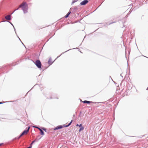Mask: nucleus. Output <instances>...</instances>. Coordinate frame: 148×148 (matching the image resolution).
<instances>
[{
	"instance_id": "obj_1",
	"label": "nucleus",
	"mask_w": 148,
	"mask_h": 148,
	"mask_svg": "<svg viewBox=\"0 0 148 148\" xmlns=\"http://www.w3.org/2000/svg\"><path fill=\"white\" fill-rule=\"evenodd\" d=\"M19 8H21L23 11L24 14L28 12V5L26 2L23 1L19 6Z\"/></svg>"
},
{
	"instance_id": "obj_2",
	"label": "nucleus",
	"mask_w": 148,
	"mask_h": 148,
	"mask_svg": "<svg viewBox=\"0 0 148 148\" xmlns=\"http://www.w3.org/2000/svg\"><path fill=\"white\" fill-rule=\"evenodd\" d=\"M132 7L129 12L127 14H130L133 10H135L139 8L140 6L139 3H133L131 4Z\"/></svg>"
},
{
	"instance_id": "obj_3",
	"label": "nucleus",
	"mask_w": 148,
	"mask_h": 148,
	"mask_svg": "<svg viewBox=\"0 0 148 148\" xmlns=\"http://www.w3.org/2000/svg\"><path fill=\"white\" fill-rule=\"evenodd\" d=\"M19 63V61H18L16 62L11 64L10 65H7L4 66L2 68H1L0 71H3L4 70H5L7 69H8L9 68L10 66H15L16 65L18 64Z\"/></svg>"
},
{
	"instance_id": "obj_4",
	"label": "nucleus",
	"mask_w": 148,
	"mask_h": 148,
	"mask_svg": "<svg viewBox=\"0 0 148 148\" xmlns=\"http://www.w3.org/2000/svg\"><path fill=\"white\" fill-rule=\"evenodd\" d=\"M34 64L36 65L37 67L39 69H41L42 64L39 60H37L35 61L32 60Z\"/></svg>"
},
{
	"instance_id": "obj_5",
	"label": "nucleus",
	"mask_w": 148,
	"mask_h": 148,
	"mask_svg": "<svg viewBox=\"0 0 148 148\" xmlns=\"http://www.w3.org/2000/svg\"><path fill=\"white\" fill-rule=\"evenodd\" d=\"M43 94L45 97L47 98V99H51L56 98L57 99H58V97H56V96H55V95H54V94L53 93H51V94L49 96L45 95L44 93H43Z\"/></svg>"
},
{
	"instance_id": "obj_6",
	"label": "nucleus",
	"mask_w": 148,
	"mask_h": 148,
	"mask_svg": "<svg viewBox=\"0 0 148 148\" xmlns=\"http://www.w3.org/2000/svg\"><path fill=\"white\" fill-rule=\"evenodd\" d=\"M79 8L77 6H75L73 8H70V10H71L72 13H75L78 12Z\"/></svg>"
},
{
	"instance_id": "obj_7",
	"label": "nucleus",
	"mask_w": 148,
	"mask_h": 148,
	"mask_svg": "<svg viewBox=\"0 0 148 148\" xmlns=\"http://www.w3.org/2000/svg\"><path fill=\"white\" fill-rule=\"evenodd\" d=\"M89 2L88 0H84L80 2V5H85Z\"/></svg>"
},
{
	"instance_id": "obj_8",
	"label": "nucleus",
	"mask_w": 148,
	"mask_h": 148,
	"mask_svg": "<svg viewBox=\"0 0 148 148\" xmlns=\"http://www.w3.org/2000/svg\"><path fill=\"white\" fill-rule=\"evenodd\" d=\"M63 128V127L62 125H58L54 128H52V129L53 130H60V129H62Z\"/></svg>"
},
{
	"instance_id": "obj_9",
	"label": "nucleus",
	"mask_w": 148,
	"mask_h": 148,
	"mask_svg": "<svg viewBox=\"0 0 148 148\" xmlns=\"http://www.w3.org/2000/svg\"><path fill=\"white\" fill-rule=\"evenodd\" d=\"M82 102L84 103H87L88 104H89L90 103H95L96 102H93L92 101H90L87 100H84L82 101Z\"/></svg>"
},
{
	"instance_id": "obj_10",
	"label": "nucleus",
	"mask_w": 148,
	"mask_h": 148,
	"mask_svg": "<svg viewBox=\"0 0 148 148\" xmlns=\"http://www.w3.org/2000/svg\"><path fill=\"white\" fill-rule=\"evenodd\" d=\"M30 127L29 126H28L27 127H26L25 130H24L23 132L24 133V134H26L27 133L29 130L30 129Z\"/></svg>"
},
{
	"instance_id": "obj_11",
	"label": "nucleus",
	"mask_w": 148,
	"mask_h": 148,
	"mask_svg": "<svg viewBox=\"0 0 148 148\" xmlns=\"http://www.w3.org/2000/svg\"><path fill=\"white\" fill-rule=\"evenodd\" d=\"M12 14H11V15H8L6 16L5 17V18L8 20V21H10L12 19V16H11V15Z\"/></svg>"
},
{
	"instance_id": "obj_12",
	"label": "nucleus",
	"mask_w": 148,
	"mask_h": 148,
	"mask_svg": "<svg viewBox=\"0 0 148 148\" xmlns=\"http://www.w3.org/2000/svg\"><path fill=\"white\" fill-rule=\"evenodd\" d=\"M52 59L51 58H49L48 61V64H49V66H50L54 62V60L53 62H52Z\"/></svg>"
},
{
	"instance_id": "obj_13",
	"label": "nucleus",
	"mask_w": 148,
	"mask_h": 148,
	"mask_svg": "<svg viewBox=\"0 0 148 148\" xmlns=\"http://www.w3.org/2000/svg\"><path fill=\"white\" fill-rule=\"evenodd\" d=\"M24 134H24V133H23V132H22L17 137L15 138L19 139Z\"/></svg>"
},
{
	"instance_id": "obj_14",
	"label": "nucleus",
	"mask_w": 148,
	"mask_h": 148,
	"mask_svg": "<svg viewBox=\"0 0 148 148\" xmlns=\"http://www.w3.org/2000/svg\"><path fill=\"white\" fill-rule=\"evenodd\" d=\"M39 130L40 131V135H44L45 134L44 132L42 130V129L40 128Z\"/></svg>"
},
{
	"instance_id": "obj_15",
	"label": "nucleus",
	"mask_w": 148,
	"mask_h": 148,
	"mask_svg": "<svg viewBox=\"0 0 148 148\" xmlns=\"http://www.w3.org/2000/svg\"><path fill=\"white\" fill-rule=\"evenodd\" d=\"M71 10H69V11L66 14L65 16V18H67L68 17H69V15L71 14Z\"/></svg>"
},
{
	"instance_id": "obj_16",
	"label": "nucleus",
	"mask_w": 148,
	"mask_h": 148,
	"mask_svg": "<svg viewBox=\"0 0 148 148\" xmlns=\"http://www.w3.org/2000/svg\"><path fill=\"white\" fill-rule=\"evenodd\" d=\"M37 85L39 87H40V89L41 90H42V89H43V88H42V87H43L42 86V85L41 84H35V85H34V86H37Z\"/></svg>"
},
{
	"instance_id": "obj_17",
	"label": "nucleus",
	"mask_w": 148,
	"mask_h": 148,
	"mask_svg": "<svg viewBox=\"0 0 148 148\" xmlns=\"http://www.w3.org/2000/svg\"><path fill=\"white\" fill-rule=\"evenodd\" d=\"M75 49H77V48H75ZM75 49V48H73V49ZM69 49V50H67V51H65V52H63L62 53H61V54H60V56H58V57L57 58H59V57H60V56L62 55V54H63L64 53H65L66 52H67V51H69V50H71V49Z\"/></svg>"
},
{
	"instance_id": "obj_18",
	"label": "nucleus",
	"mask_w": 148,
	"mask_h": 148,
	"mask_svg": "<svg viewBox=\"0 0 148 148\" xmlns=\"http://www.w3.org/2000/svg\"><path fill=\"white\" fill-rule=\"evenodd\" d=\"M84 129V127L83 126H81V127H80V128L79 130V132H81Z\"/></svg>"
},
{
	"instance_id": "obj_19",
	"label": "nucleus",
	"mask_w": 148,
	"mask_h": 148,
	"mask_svg": "<svg viewBox=\"0 0 148 148\" xmlns=\"http://www.w3.org/2000/svg\"><path fill=\"white\" fill-rule=\"evenodd\" d=\"M5 21H7V22H8L9 23L11 24V25L13 27H14V26L13 25V24L11 22H10L9 21H6L5 20V21H2L1 22H5Z\"/></svg>"
},
{
	"instance_id": "obj_20",
	"label": "nucleus",
	"mask_w": 148,
	"mask_h": 148,
	"mask_svg": "<svg viewBox=\"0 0 148 148\" xmlns=\"http://www.w3.org/2000/svg\"><path fill=\"white\" fill-rule=\"evenodd\" d=\"M32 127H34V128H36L38 129L39 130L41 128V127H39L38 126H36V125L33 126H32Z\"/></svg>"
},
{
	"instance_id": "obj_21",
	"label": "nucleus",
	"mask_w": 148,
	"mask_h": 148,
	"mask_svg": "<svg viewBox=\"0 0 148 148\" xmlns=\"http://www.w3.org/2000/svg\"><path fill=\"white\" fill-rule=\"evenodd\" d=\"M41 128L45 132H47V129L46 128L42 127H41Z\"/></svg>"
},
{
	"instance_id": "obj_22",
	"label": "nucleus",
	"mask_w": 148,
	"mask_h": 148,
	"mask_svg": "<svg viewBox=\"0 0 148 148\" xmlns=\"http://www.w3.org/2000/svg\"><path fill=\"white\" fill-rule=\"evenodd\" d=\"M78 0H73L72 2L71 3V5H73L74 3L77 2Z\"/></svg>"
},
{
	"instance_id": "obj_23",
	"label": "nucleus",
	"mask_w": 148,
	"mask_h": 148,
	"mask_svg": "<svg viewBox=\"0 0 148 148\" xmlns=\"http://www.w3.org/2000/svg\"><path fill=\"white\" fill-rule=\"evenodd\" d=\"M62 125L63 128V127H67L69 126V125L68 124V125Z\"/></svg>"
},
{
	"instance_id": "obj_24",
	"label": "nucleus",
	"mask_w": 148,
	"mask_h": 148,
	"mask_svg": "<svg viewBox=\"0 0 148 148\" xmlns=\"http://www.w3.org/2000/svg\"><path fill=\"white\" fill-rule=\"evenodd\" d=\"M42 137V136L39 138L38 139L37 138H36V139H35L34 140V141H35V142H36V141H38Z\"/></svg>"
},
{
	"instance_id": "obj_25",
	"label": "nucleus",
	"mask_w": 148,
	"mask_h": 148,
	"mask_svg": "<svg viewBox=\"0 0 148 148\" xmlns=\"http://www.w3.org/2000/svg\"><path fill=\"white\" fill-rule=\"evenodd\" d=\"M35 142V141H33L31 144H30L29 145L31 146L32 147V145Z\"/></svg>"
},
{
	"instance_id": "obj_26",
	"label": "nucleus",
	"mask_w": 148,
	"mask_h": 148,
	"mask_svg": "<svg viewBox=\"0 0 148 148\" xmlns=\"http://www.w3.org/2000/svg\"><path fill=\"white\" fill-rule=\"evenodd\" d=\"M115 22H115V21L112 22H111V23H110L108 25H111V24H113V23H115Z\"/></svg>"
},
{
	"instance_id": "obj_27",
	"label": "nucleus",
	"mask_w": 148,
	"mask_h": 148,
	"mask_svg": "<svg viewBox=\"0 0 148 148\" xmlns=\"http://www.w3.org/2000/svg\"><path fill=\"white\" fill-rule=\"evenodd\" d=\"M13 27H14V30L15 33L16 34V35H17L16 32V29H15V27H14V26Z\"/></svg>"
},
{
	"instance_id": "obj_28",
	"label": "nucleus",
	"mask_w": 148,
	"mask_h": 148,
	"mask_svg": "<svg viewBox=\"0 0 148 148\" xmlns=\"http://www.w3.org/2000/svg\"><path fill=\"white\" fill-rule=\"evenodd\" d=\"M18 8L16 9V10H15L14 11H13L11 14H12L14 13V12L16 10H18Z\"/></svg>"
},
{
	"instance_id": "obj_29",
	"label": "nucleus",
	"mask_w": 148,
	"mask_h": 148,
	"mask_svg": "<svg viewBox=\"0 0 148 148\" xmlns=\"http://www.w3.org/2000/svg\"><path fill=\"white\" fill-rule=\"evenodd\" d=\"M40 70L42 71H43L45 70V69H43L42 68H41V69H40Z\"/></svg>"
},
{
	"instance_id": "obj_30",
	"label": "nucleus",
	"mask_w": 148,
	"mask_h": 148,
	"mask_svg": "<svg viewBox=\"0 0 148 148\" xmlns=\"http://www.w3.org/2000/svg\"><path fill=\"white\" fill-rule=\"evenodd\" d=\"M81 114H82V112L81 111H80V112L79 114V117L80 116V115H81Z\"/></svg>"
},
{
	"instance_id": "obj_31",
	"label": "nucleus",
	"mask_w": 148,
	"mask_h": 148,
	"mask_svg": "<svg viewBox=\"0 0 148 148\" xmlns=\"http://www.w3.org/2000/svg\"><path fill=\"white\" fill-rule=\"evenodd\" d=\"M79 127H81V126H82V124H80L79 125Z\"/></svg>"
},
{
	"instance_id": "obj_32",
	"label": "nucleus",
	"mask_w": 148,
	"mask_h": 148,
	"mask_svg": "<svg viewBox=\"0 0 148 148\" xmlns=\"http://www.w3.org/2000/svg\"><path fill=\"white\" fill-rule=\"evenodd\" d=\"M17 37H18V38H19L20 41L21 42H22L21 40V39H20V38H19V37L17 35H16Z\"/></svg>"
},
{
	"instance_id": "obj_33",
	"label": "nucleus",
	"mask_w": 148,
	"mask_h": 148,
	"mask_svg": "<svg viewBox=\"0 0 148 148\" xmlns=\"http://www.w3.org/2000/svg\"><path fill=\"white\" fill-rule=\"evenodd\" d=\"M32 148V146L29 145V147H27V148Z\"/></svg>"
},
{
	"instance_id": "obj_34",
	"label": "nucleus",
	"mask_w": 148,
	"mask_h": 148,
	"mask_svg": "<svg viewBox=\"0 0 148 148\" xmlns=\"http://www.w3.org/2000/svg\"><path fill=\"white\" fill-rule=\"evenodd\" d=\"M3 144V143H0V146H1V145H2Z\"/></svg>"
},
{
	"instance_id": "obj_35",
	"label": "nucleus",
	"mask_w": 148,
	"mask_h": 148,
	"mask_svg": "<svg viewBox=\"0 0 148 148\" xmlns=\"http://www.w3.org/2000/svg\"><path fill=\"white\" fill-rule=\"evenodd\" d=\"M8 101V102H13V101ZM6 102H7V101H6Z\"/></svg>"
},
{
	"instance_id": "obj_36",
	"label": "nucleus",
	"mask_w": 148,
	"mask_h": 148,
	"mask_svg": "<svg viewBox=\"0 0 148 148\" xmlns=\"http://www.w3.org/2000/svg\"><path fill=\"white\" fill-rule=\"evenodd\" d=\"M69 124V125L70 126L71 125V123H69L68 124Z\"/></svg>"
},
{
	"instance_id": "obj_37",
	"label": "nucleus",
	"mask_w": 148,
	"mask_h": 148,
	"mask_svg": "<svg viewBox=\"0 0 148 148\" xmlns=\"http://www.w3.org/2000/svg\"><path fill=\"white\" fill-rule=\"evenodd\" d=\"M73 121V120H72L70 122V123H72V122Z\"/></svg>"
},
{
	"instance_id": "obj_38",
	"label": "nucleus",
	"mask_w": 148,
	"mask_h": 148,
	"mask_svg": "<svg viewBox=\"0 0 148 148\" xmlns=\"http://www.w3.org/2000/svg\"><path fill=\"white\" fill-rule=\"evenodd\" d=\"M4 103V102H0V104H2L3 103Z\"/></svg>"
},
{
	"instance_id": "obj_39",
	"label": "nucleus",
	"mask_w": 148,
	"mask_h": 148,
	"mask_svg": "<svg viewBox=\"0 0 148 148\" xmlns=\"http://www.w3.org/2000/svg\"><path fill=\"white\" fill-rule=\"evenodd\" d=\"M3 3H4V1H2V2H1V4H2Z\"/></svg>"
},
{
	"instance_id": "obj_40",
	"label": "nucleus",
	"mask_w": 148,
	"mask_h": 148,
	"mask_svg": "<svg viewBox=\"0 0 148 148\" xmlns=\"http://www.w3.org/2000/svg\"><path fill=\"white\" fill-rule=\"evenodd\" d=\"M127 66H128V68H129V69H130V66H129L128 65V64L127 65Z\"/></svg>"
},
{
	"instance_id": "obj_41",
	"label": "nucleus",
	"mask_w": 148,
	"mask_h": 148,
	"mask_svg": "<svg viewBox=\"0 0 148 148\" xmlns=\"http://www.w3.org/2000/svg\"><path fill=\"white\" fill-rule=\"evenodd\" d=\"M21 42L22 43V44H23V45L25 47V45H24L23 43L22 42Z\"/></svg>"
},
{
	"instance_id": "obj_42",
	"label": "nucleus",
	"mask_w": 148,
	"mask_h": 148,
	"mask_svg": "<svg viewBox=\"0 0 148 148\" xmlns=\"http://www.w3.org/2000/svg\"><path fill=\"white\" fill-rule=\"evenodd\" d=\"M79 125L78 124H77L76 125V126H79Z\"/></svg>"
},
{
	"instance_id": "obj_43",
	"label": "nucleus",
	"mask_w": 148,
	"mask_h": 148,
	"mask_svg": "<svg viewBox=\"0 0 148 148\" xmlns=\"http://www.w3.org/2000/svg\"><path fill=\"white\" fill-rule=\"evenodd\" d=\"M40 136L39 135H38L37 136V138L39 137Z\"/></svg>"
},
{
	"instance_id": "obj_44",
	"label": "nucleus",
	"mask_w": 148,
	"mask_h": 148,
	"mask_svg": "<svg viewBox=\"0 0 148 148\" xmlns=\"http://www.w3.org/2000/svg\"><path fill=\"white\" fill-rule=\"evenodd\" d=\"M142 56H144V57H146V58H147V57H146V56H144V55H143Z\"/></svg>"
},
{
	"instance_id": "obj_45",
	"label": "nucleus",
	"mask_w": 148,
	"mask_h": 148,
	"mask_svg": "<svg viewBox=\"0 0 148 148\" xmlns=\"http://www.w3.org/2000/svg\"><path fill=\"white\" fill-rule=\"evenodd\" d=\"M7 72H5V71H3V73H7Z\"/></svg>"
},
{
	"instance_id": "obj_46",
	"label": "nucleus",
	"mask_w": 148,
	"mask_h": 148,
	"mask_svg": "<svg viewBox=\"0 0 148 148\" xmlns=\"http://www.w3.org/2000/svg\"><path fill=\"white\" fill-rule=\"evenodd\" d=\"M146 90H148V87H147V89H146Z\"/></svg>"
},
{
	"instance_id": "obj_47",
	"label": "nucleus",
	"mask_w": 148,
	"mask_h": 148,
	"mask_svg": "<svg viewBox=\"0 0 148 148\" xmlns=\"http://www.w3.org/2000/svg\"><path fill=\"white\" fill-rule=\"evenodd\" d=\"M21 61H22L21 60H20V62H21Z\"/></svg>"
},
{
	"instance_id": "obj_48",
	"label": "nucleus",
	"mask_w": 148,
	"mask_h": 148,
	"mask_svg": "<svg viewBox=\"0 0 148 148\" xmlns=\"http://www.w3.org/2000/svg\"><path fill=\"white\" fill-rule=\"evenodd\" d=\"M120 75L121 77H123V76L121 75V74H120Z\"/></svg>"
},
{
	"instance_id": "obj_49",
	"label": "nucleus",
	"mask_w": 148,
	"mask_h": 148,
	"mask_svg": "<svg viewBox=\"0 0 148 148\" xmlns=\"http://www.w3.org/2000/svg\"><path fill=\"white\" fill-rule=\"evenodd\" d=\"M110 77L111 78V79H112V81H113V80H112V79L111 78V76H110Z\"/></svg>"
},
{
	"instance_id": "obj_50",
	"label": "nucleus",
	"mask_w": 148,
	"mask_h": 148,
	"mask_svg": "<svg viewBox=\"0 0 148 148\" xmlns=\"http://www.w3.org/2000/svg\"><path fill=\"white\" fill-rule=\"evenodd\" d=\"M75 116V115L74 114V115H73V117H74V116Z\"/></svg>"
},
{
	"instance_id": "obj_51",
	"label": "nucleus",
	"mask_w": 148,
	"mask_h": 148,
	"mask_svg": "<svg viewBox=\"0 0 148 148\" xmlns=\"http://www.w3.org/2000/svg\"><path fill=\"white\" fill-rule=\"evenodd\" d=\"M27 58H25V60H27Z\"/></svg>"
},
{
	"instance_id": "obj_52",
	"label": "nucleus",
	"mask_w": 148,
	"mask_h": 148,
	"mask_svg": "<svg viewBox=\"0 0 148 148\" xmlns=\"http://www.w3.org/2000/svg\"><path fill=\"white\" fill-rule=\"evenodd\" d=\"M34 86H33V87H32V88H33V87H34Z\"/></svg>"
},
{
	"instance_id": "obj_53",
	"label": "nucleus",
	"mask_w": 148,
	"mask_h": 148,
	"mask_svg": "<svg viewBox=\"0 0 148 148\" xmlns=\"http://www.w3.org/2000/svg\"><path fill=\"white\" fill-rule=\"evenodd\" d=\"M34 86H33V87H32V88H33V87H34Z\"/></svg>"
},
{
	"instance_id": "obj_54",
	"label": "nucleus",
	"mask_w": 148,
	"mask_h": 148,
	"mask_svg": "<svg viewBox=\"0 0 148 148\" xmlns=\"http://www.w3.org/2000/svg\"><path fill=\"white\" fill-rule=\"evenodd\" d=\"M40 75H39L38 76V77Z\"/></svg>"
}]
</instances>
